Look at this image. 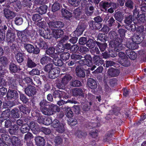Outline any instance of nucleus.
I'll return each mask as SVG.
<instances>
[{"instance_id":"f257e3e1","label":"nucleus","mask_w":146,"mask_h":146,"mask_svg":"<svg viewBox=\"0 0 146 146\" xmlns=\"http://www.w3.org/2000/svg\"><path fill=\"white\" fill-rule=\"evenodd\" d=\"M39 105L40 111L45 115H52L60 111V108L57 106L51 104L45 100H42L40 102Z\"/></svg>"},{"instance_id":"f03ea898","label":"nucleus","mask_w":146,"mask_h":146,"mask_svg":"<svg viewBox=\"0 0 146 146\" xmlns=\"http://www.w3.org/2000/svg\"><path fill=\"white\" fill-rule=\"evenodd\" d=\"M109 36L112 40L110 42L109 45L110 47L114 48L116 51L120 50L122 49L121 43L123 40L117 36V34L114 31H110L109 33Z\"/></svg>"},{"instance_id":"7ed1b4c3","label":"nucleus","mask_w":146,"mask_h":146,"mask_svg":"<svg viewBox=\"0 0 146 146\" xmlns=\"http://www.w3.org/2000/svg\"><path fill=\"white\" fill-rule=\"evenodd\" d=\"M47 24L49 28L53 30L55 29H61L64 26V23L59 21H49Z\"/></svg>"},{"instance_id":"20e7f679","label":"nucleus","mask_w":146,"mask_h":146,"mask_svg":"<svg viewBox=\"0 0 146 146\" xmlns=\"http://www.w3.org/2000/svg\"><path fill=\"white\" fill-rule=\"evenodd\" d=\"M84 91L81 88H76L72 90V94L74 96H80L81 97L82 103H84L86 100V99L84 97Z\"/></svg>"},{"instance_id":"39448f33","label":"nucleus","mask_w":146,"mask_h":146,"mask_svg":"<svg viewBox=\"0 0 146 146\" xmlns=\"http://www.w3.org/2000/svg\"><path fill=\"white\" fill-rule=\"evenodd\" d=\"M86 27V26L85 22L80 21L74 32L77 36H79L83 33Z\"/></svg>"},{"instance_id":"423d86ee","label":"nucleus","mask_w":146,"mask_h":146,"mask_svg":"<svg viewBox=\"0 0 146 146\" xmlns=\"http://www.w3.org/2000/svg\"><path fill=\"white\" fill-rule=\"evenodd\" d=\"M24 91L25 94L29 97H32L35 95L37 92L36 88L31 85L27 87Z\"/></svg>"},{"instance_id":"0eeeda50","label":"nucleus","mask_w":146,"mask_h":146,"mask_svg":"<svg viewBox=\"0 0 146 146\" xmlns=\"http://www.w3.org/2000/svg\"><path fill=\"white\" fill-rule=\"evenodd\" d=\"M10 113V110L9 109L5 110L2 112L0 117V126L1 125L2 123L5 120L9 119Z\"/></svg>"},{"instance_id":"6e6552de","label":"nucleus","mask_w":146,"mask_h":146,"mask_svg":"<svg viewBox=\"0 0 146 146\" xmlns=\"http://www.w3.org/2000/svg\"><path fill=\"white\" fill-rule=\"evenodd\" d=\"M111 1L110 0H103L99 3V6L101 10L106 12L107 9L110 7Z\"/></svg>"},{"instance_id":"1a4fd4ad","label":"nucleus","mask_w":146,"mask_h":146,"mask_svg":"<svg viewBox=\"0 0 146 146\" xmlns=\"http://www.w3.org/2000/svg\"><path fill=\"white\" fill-rule=\"evenodd\" d=\"M87 70L85 69L82 66H77L76 68V74L77 77L80 78H84L86 76L85 71Z\"/></svg>"},{"instance_id":"9d476101","label":"nucleus","mask_w":146,"mask_h":146,"mask_svg":"<svg viewBox=\"0 0 146 146\" xmlns=\"http://www.w3.org/2000/svg\"><path fill=\"white\" fill-rule=\"evenodd\" d=\"M18 94L17 91L14 90H8L6 97L8 100H16L18 98Z\"/></svg>"},{"instance_id":"9b49d317","label":"nucleus","mask_w":146,"mask_h":146,"mask_svg":"<svg viewBox=\"0 0 146 146\" xmlns=\"http://www.w3.org/2000/svg\"><path fill=\"white\" fill-rule=\"evenodd\" d=\"M60 70L59 68H55L48 72V77L50 79H54L58 77L59 75Z\"/></svg>"},{"instance_id":"f8f14e48","label":"nucleus","mask_w":146,"mask_h":146,"mask_svg":"<svg viewBox=\"0 0 146 146\" xmlns=\"http://www.w3.org/2000/svg\"><path fill=\"white\" fill-rule=\"evenodd\" d=\"M33 133L36 135L38 134L40 132L39 127L36 123L33 121H31L29 125Z\"/></svg>"},{"instance_id":"ddd939ff","label":"nucleus","mask_w":146,"mask_h":146,"mask_svg":"<svg viewBox=\"0 0 146 146\" xmlns=\"http://www.w3.org/2000/svg\"><path fill=\"white\" fill-rule=\"evenodd\" d=\"M98 82L95 79L90 78L87 80V86L92 89H95L97 87Z\"/></svg>"},{"instance_id":"4468645a","label":"nucleus","mask_w":146,"mask_h":146,"mask_svg":"<svg viewBox=\"0 0 146 146\" xmlns=\"http://www.w3.org/2000/svg\"><path fill=\"white\" fill-rule=\"evenodd\" d=\"M10 72L11 73H19L21 70L19 66H18L14 63H11L9 65Z\"/></svg>"},{"instance_id":"2eb2a0df","label":"nucleus","mask_w":146,"mask_h":146,"mask_svg":"<svg viewBox=\"0 0 146 146\" xmlns=\"http://www.w3.org/2000/svg\"><path fill=\"white\" fill-rule=\"evenodd\" d=\"M88 24L90 27L93 30H99L102 26L101 23L95 22L93 20L90 21L88 22Z\"/></svg>"},{"instance_id":"dca6fc26","label":"nucleus","mask_w":146,"mask_h":146,"mask_svg":"<svg viewBox=\"0 0 146 146\" xmlns=\"http://www.w3.org/2000/svg\"><path fill=\"white\" fill-rule=\"evenodd\" d=\"M94 10V7L92 4L90 3L88 6H86L84 10L85 13L88 16H91L93 14Z\"/></svg>"},{"instance_id":"f3484780","label":"nucleus","mask_w":146,"mask_h":146,"mask_svg":"<svg viewBox=\"0 0 146 146\" xmlns=\"http://www.w3.org/2000/svg\"><path fill=\"white\" fill-rule=\"evenodd\" d=\"M38 65L37 62L35 61L34 59L28 57L27 59L26 66L28 68H33L36 67Z\"/></svg>"},{"instance_id":"a211bd4d","label":"nucleus","mask_w":146,"mask_h":146,"mask_svg":"<svg viewBox=\"0 0 146 146\" xmlns=\"http://www.w3.org/2000/svg\"><path fill=\"white\" fill-rule=\"evenodd\" d=\"M108 76L110 77H117L119 74L120 70L118 69L112 68L108 70Z\"/></svg>"},{"instance_id":"6ab92c4d","label":"nucleus","mask_w":146,"mask_h":146,"mask_svg":"<svg viewBox=\"0 0 146 146\" xmlns=\"http://www.w3.org/2000/svg\"><path fill=\"white\" fill-rule=\"evenodd\" d=\"M3 11L5 17L7 19H12L15 16V12L8 9L5 8Z\"/></svg>"},{"instance_id":"aec40b11","label":"nucleus","mask_w":146,"mask_h":146,"mask_svg":"<svg viewBox=\"0 0 146 146\" xmlns=\"http://www.w3.org/2000/svg\"><path fill=\"white\" fill-rule=\"evenodd\" d=\"M143 39V37L142 36V34L141 33L139 35L135 34L132 38V41L133 42L137 44L140 43Z\"/></svg>"},{"instance_id":"412c9836","label":"nucleus","mask_w":146,"mask_h":146,"mask_svg":"<svg viewBox=\"0 0 146 146\" xmlns=\"http://www.w3.org/2000/svg\"><path fill=\"white\" fill-rule=\"evenodd\" d=\"M6 36L9 41L11 42H13L15 40V30L12 28L9 31L8 33L6 34Z\"/></svg>"},{"instance_id":"4be33fe9","label":"nucleus","mask_w":146,"mask_h":146,"mask_svg":"<svg viewBox=\"0 0 146 146\" xmlns=\"http://www.w3.org/2000/svg\"><path fill=\"white\" fill-rule=\"evenodd\" d=\"M35 140L36 144L37 146H44L45 144V141L44 137L38 136L35 137Z\"/></svg>"},{"instance_id":"5701e85b","label":"nucleus","mask_w":146,"mask_h":146,"mask_svg":"<svg viewBox=\"0 0 146 146\" xmlns=\"http://www.w3.org/2000/svg\"><path fill=\"white\" fill-rule=\"evenodd\" d=\"M55 48L53 47L48 48L45 51V53L51 57L53 58L58 54L56 53L55 52Z\"/></svg>"},{"instance_id":"b1692460","label":"nucleus","mask_w":146,"mask_h":146,"mask_svg":"<svg viewBox=\"0 0 146 146\" xmlns=\"http://www.w3.org/2000/svg\"><path fill=\"white\" fill-rule=\"evenodd\" d=\"M15 55V57L18 63L21 64L23 62L25 57V54L24 53L20 51Z\"/></svg>"},{"instance_id":"393cba45","label":"nucleus","mask_w":146,"mask_h":146,"mask_svg":"<svg viewBox=\"0 0 146 146\" xmlns=\"http://www.w3.org/2000/svg\"><path fill=\"white\" fill-rule=\"evenodd\" d=\"M124 19V23L126 25L131 24L134 20L133 16L129 13L125 15Z\"/></svg>"},{"instance_id":"a878e982","label":"nucleus","mask_w":146,"mask_h":146,"mask_svg":"<svg viewBox=\"0 0 146 146\" xmlns=\"http://www.w3.org/2000/svg\"><path fill=\"white\" fill-rule=\"evenodd\" d=\"M93 61L94 64L97 66H101L104 63V60L99 56L93 57Z\"/></svg>"},{"instance_id":"bb28decb","label":"nucleus","mask_w":146,"mask_h":146,"mask_svg":"<svg viewBox=\"0 0 146 146\" xmlns=\"http://www.w3.org/2000/svg\"><path fill=\"white\" fill-rule=\"evenodd\" d=\"M18 108L19 110V111L22 112L24 114H27V113H30L31 111V108L27 107L25 105H21L19 106Z\"/></svg>"},{"instance_id":"cd10ccee","label":"nucleus","mask_w":146,"mask_h":146,"mask_svg":"<svg viewBox=\"0 0 146 146\" xmlns=\"http://www.w3.org/2000/svg\"><path fill=\"white\" fill-rule=\"evenodd\" d=\"M114 16L115 20L121 23L124 18V14L123 13L120 11L115 12Z\"/></svg>"},{"instance_id":"c85d7f7f","label":"nucleus","mask_w":146,"mask_h":146,"mask_svg":"<svg viewBox=\"0 0 146 146\" xmlns=\"http://www.w3.org/2000/svg\"><path fill=\"white\" fill-rule=\"evenodd\" d=\"M52 61L56 66H62L64 64L62 60L59 58L58 54L53 58Z\"/></svg>"},{"instance_id":"c756f323","label":"nucleus","mask_w":146,"mask_h":146,"mask_svg":"<svg viewBox=\"0 0 146 146\" xmlns=\"http://www.w3.org/2000/svg\"><path fill=\"white\" fill-rule=\"evenodd\" d=\"M9 87L8 90H13L17 89V85L15 80L12 78H11L8 82Z\"/></svg>"},{"instance_id":"7c9ffc66","label":"nucleus","mask_w":146,"mask_h":146,"mask_svg":"<svg viewBox=\"0 0 146 146\" xmlns=\"http://www.w3.org/2000/svg\"><path fill=\"white\" fill-rule=\"evenodd\" d=\"M8 131L9 133L12 135H15L18 132V130L19 129V127L16 124H14L10 127Z\"/></svg>"},{"instance_id":"2f4dec72","label":"nucleus","mask_w":146,"mask_h":146,"mask_svg":"<svg viewBox=\"0 0 146 146\" xmlns=\"http://www.w3.org/2000/svg\"><path fill=\"white\" fill-rule=\"evenodd\" d=\"M23 47L29 53H33V50L34 48V46L33 45L27 43H24Z\"/></svg>"},{"instance_id":"473e14b6","label":"nucleus","mask_w":146,"mask_h":146,"mask_svg":"<svg viewBox=\"0 0 146 146\" xmlns=\"http://www.w3.org/2000/svg\"><path fill=\"white\" fill-rule=\"evenodd\" d=\"M119 63L122 66L125 67L129 66L130 65V60L127 57L121 59Z\"/></svg>"},{"instance_id":"72a5a7b5","label":"nucleus","mask_w":146,"mask_h":146,"mask_svg":"<svg viewBox=\"0 0 146 146\" xmlns=\"http://www.w3.org/2000/svg\"><path fill=\"white\" fill-rule=\"evenodd\" d=\"M11 115L14 118H18L20 117L19 110L17 108H15L11 111Z\"/></svg>"},{"instance_id":"f704fd0d","label":"nucleus","mask_w":146,"mask_h":146,"mask_svg":"<svg viewBox=\"0 0 146 146\" xmlns=\"http://www.w3.org/2000/svg\"><path fill=\"white\" fill-rule=\"evenodd\" d=\"M12 145L13 146H20L21 142L20 139L18 137L13 136L11 139Z\"/></svg>"},{"instance_id":"c9c22d12","label":"nucleus","mask_w":146,"mask_h":146,"mask_svg":"<svg viewBox=\"0 0 146 146\" xmlns=\"http://www.w3.org/2000/svg\"><path fill=\"white\" fill-rule=\"evenodd\" d=\"M65 125L61 122L56 127H55V130L59 133H63L65 131Z\"/></svg>"},{"instance_id":"e433bc0d","label":"nucleus","mask_w":146,"mask_h":146,"mask_svg":"<svg viewBox=\"0 0 146 146\" xmlns=\"http://www.w3.org/2000/svg\"><path fill=\"white\" fill-rule=\"evenodd\" d=\"M134 5L132 0H126L125 3V6L129 9H133Z\"/></svg>"},{"instance_id":"4c0bfd02","label":"nucleus","mask_w":146,"mask_h":146,"mask_svg":"<svg viewBox=\"0 0 146 146\" xmlns=\"http://www.w3.org/2000/svg\"><path fill=\"white\" fill-rule=\"evenodd\" d=\"M52 59L50 57L44 56L42 57L40 60V63L43 65L47 64L49 62H52Z\"/></svg>"},{"instance_id":"58836bf2","label":"nucleus","mask_w":146,"mask_h":146,"mask_svg":"<svg viewBox=\"0 0 146 146\" xmlns=\"http://www.w3.org/2000/svg\"><path fill=\"white\" fill-rule=\"evenodd\" d=\"M90 62L88 61L85 58L84 59H80L78 61V63L80 65V66H87L88 67H91L92 65Z\"/></svg>"},{"instance_id":"ea45409f","label":"nucleus","mask_w":146,"mask_h":146,"mask_svg":"<svg viewBox=\"0 0 146 146\" xmlns=\"http://www.w3.org/2000/svg\"><path fill=\"white\" fill-rule=\"evenodd\" d=\"M96 42V41L92 39L88 38V39L87 40L86 45L87 47L90 48H93L95 46Z\"/></svg>"},{"instance_id":"a19ab883","label":"nucleus","mask_w":146,"mask_h":146,"mask_svg":"<svg viewBox=\"0 0 146 146\" xmlns=\"http://www.w3.org/2000/svg\"><path fill=\"white\" fill-rule=\"evenodd\" d=\"M60 4L58 1L55 2L52 7V11L55 12L59 11L60 9Z\"/></svg>"},{"instance_id":"79ce46f5","label":"nucleus","mask_w":146,"mask_h":146,"mask_svg":"<svg viewBox=\"0 0 146 146\" xmlns=\"http://www.w3.org/2000/svg\"><path fill=\"white\" fill-rule=\"evenodd\" d=\"M29 130V125L27 124L23 125L20 129L21 132L23 134L28 132Z\"/></svg>"},{"instance_id":"37998d69","label":"nucleus","mask_w":146,"mask_h":146,"mask_svg":"<svg viewBox=\"0 0 146 146\" xmlns=\"http://www.w3.org/2000/svg\"><path fill=\"white\" fill-rule=\"evenodd\" d=\"M64 34V31L61 29L56 30L54 34L53 37L57 39L62 37Z\"/></svg>"},{"instance_id":"c03bdc74","label":"nucleus","mask_w":146,"mask_h":146,"mask_svg":"<svg viewBox=\"0 0 146 146\" xmlns=\"http://www.w3.org/2000/svg\"><path fill=\"white\" fill-rule=\"evenodd\" d=\"M60 56L62 61L65 62L69 59L70 54L68 52H64L60 54Z\"/></svg>"},{"instance_id":"a18cd8bd","label":"nucleus","mask_w":146,"mask_h":146,"mask_svg":"<svg viewBox=\"0 0 146 146\" xmlns=\"http://www.w3.org/2000/svg\"><path fill=\"white\" fill-rule=\"evenodd\" d=\"M96 43L102 52L104 51L107 47V44L106 43H101L99 42L96 41Z\"/></svg>"},{"instance_id":"49530a36","label":"nucleus","mask_w":146,"mask_h":146,"mask_svg":"<svg viewBox=\"0 0 146 146\" xmlns=\"http://www.w3.org/2000/svg\"><path fill=\"white\" fill-rule=\"evenodd\" d=\"M42 19L41 16L39 14H34L32 17V19L33 21L34 22V24L41 21Z\"/></svg>"},{"instance_id":"de8ad7c7","label":"nucleus","mask_w":146,"mask_h":146,"mask_svg":"<svg viewBox=\"0 0 146 146\" xmlns=\"http://www.w3.org/2000/svg\"><path fill=\"white\" fill-rule=\"evenodd\" d=\"M55 68L54 67L53 64L49 63L44 66V70L45 72L48 73Z\"/></svg>"},{"instance_id":"09e8293b","label":"nucleus","mask_w":146,"mask_h":146,"mask_svg":"<svg viewBox=\"0 0 146 146\" xmlns=\"http://www.w3.org/2000/svg\"><path fill=\"white\" fill-rule=\"evenodd\" d=\"M81 13V10L79 8H76L74 10L73 14L74 17L76 20H79L80 19Z\"/></svg>"},{"instance_id":"8fccbe9b","label":"nucleus","mask_w":146,"mask_h":146,"mask_svg":"<svg viewBox=\"0 0 146 146\" xmlns=\"http://www.w3.org/2000/svg\"><path fill=\"white\" fill-rule=\"evenodd\" d=\"M10 48L12 52L15 54L20 52V50L16 44L13 43L10 45Z\"/></svg>"},{"instance_id":"3c124183","label":"nucleus","mask_w":146,"mask_h":146,"mask_svg":"<svg viewBox=\"0 0 146 146\" xmlns=\"http://www.w3.org/2000/svg\"><path fill=\"white\" fill-rule=\"evenodd\" d=\"M106 24L110 27H114L116 25L115 20L113 17H111L106 22Z\"/></svg>"},{"instance_id":"603ef678","label":"nucleus","mask_w":146,"mask_h":146,"mask_svg":"<svg viewBox=\"0 0 146 146\" xmlns=\"http://www.w3.org/2000/svg\"><path fill=\"white\" fill-rule=\"evenodd\" d=\"M66 85L64 83L62 80L61 81H58L57 80L56 83V87L59 89H64Z\"/></svg>"},{"instance_id":"864d4df0","label":"nucleus","mask_w":146,"mask_h":146,"mask_svg":"<svg viewBox=\"0 0 146 146\" xmlns=\"http://www.w3.org/2000/svg\"><path fill=\"white\" fill-rule=\"evenodd\" d=\"M87 133L85 131H78L75 133L76 137L79 138H84L87 135Z\"/></svg>"},{"instance_id":"5fc2aeb1","label":"nucleus","mask_w":146,"mask_h":146,"mask_svg":"<svg viewBox=\"0 0 146 146\" xmlns=\"http://www.w3.org/2000/svg\"><path fill=\"white\" fill-rule=\"evenodd\" d=\"M19 96L20 100L23 104H26L28 102V99L24 94L20 92Z\"/></svg>"},{"instance_id":"6e6d98bb","label":"nucleus","mask_w":146,"mask_h":146,"mask_svg":"<svg viewBox=\"0 0 146 146\" xmlns=\"http://www.w3.org/2000/svg\"><path fill=\"white\" fill-rule=\"evenodd\" d=\"M12 28L9 27L7 25H2L0 29L4 33L6 34H6L8 33L9 31Z\"/></svg>"},{"instance_id":"4d7b16f0","label":"nucleus","mask_w":146,"mask_h":146,"mask_svg":"<svg viewBox=\"0 0 146 146\" xmlns=\"http://www.w3.org/2000/svg\"><path fill=\"white\" fill-rule=\"evenodd\" d=\"M48 9V6L46 5H43L40 6L39 9V13L41 14L46 13Z\"/></svg>"},{"instance_id":"13d9d810","label":"nucleus","mask_w":146,"mask_h":146,"mask_svg":"<svg viewBox=\"0 0 146 146\" xmlns=\"http://www.w3.org/2000/svg\"><path fill=\"white\" fill-rule=\"evenodd\" d=\"M72 78V77L69 74H66L62 78V81L66 85Z\"/></svg>"},{"instance_id":"bf43d9fd","label":"nucleus","mask_w":146,"mask_h":146,"mask_svg":"<svg viewBox=\"0 0 146 146\" xmlns=\"http://www.w3.org/2000/svg\"><path fill=\"white\" fill-rule=\"evenodd\" d=\"M62 91L59 90H55L54 91L53 94V97L54 98H61V94Z\"/></svg>"},{"instance_id":"052dcab7","label":"nucleus","mask_w":146,"mask_h":146,"mask_svg":"<svg viewBox=\"0 0 146 146\" xmlns=\"http://www.w3.org/2000/svg\"><path fill=\"white\" fill-rule=\"evenodd\" d=\"M118 33L119 34V35H117V36L119 37L120 39H121L122 40L124 39V37L125 35V34L126 32V31L124 29H119L118 30Z\"/></svg>"},{"instance_id":"680f3d73","label":"nucleus","mask_w":146,"mask_h":146,"mask_svg":"<svg viewBox=\"0 0 146 146\" xmlns=\"http://www.w3.org/2000/svg\"><path fill=\"white\" fill-rule=\"evenodd\" d=\"M70 57L72 60L76 61V60H80L83 57L81 55L74 53L71 54Z\"/></svg>"},{"instance_id":"e2e57ef3","label":"nucleus","mask_w":146,"mask_h":146,"mask_svg":"<svg viewBox=\"0 0 146 146\" xmlns=\"http://www.w3.org/2000/svg\"><path fill=\"white\" fill-rule=\"evenodd\" d=\"M125 28L130 32H134L136 29V27L135 25L131 24L126 25Z\"/></svg>"},{"instance_id":"0e129e2a","label":"nucleus","mask_w":146,"mask_h":146,"mask_svg":"<svg viewBox=\"0 0 146 146\" xmlns=\"http://www.w3.org/2000/svg\"><path fill=\"white\" fill-rule=\"evenodd\" d=\"M40 74V70L37 68H34L29 72V74L32 76L39 75Z\"/></svg>"},{"instance_id":"69168bd1","label":"nucleus","mask_w":146,"mask_h":146,"mask_svg":"<svg viewBox=\"0 0 146 146\" xmlns=\"http://www.w3.org/2000/svg\"><path fill=\"white\" fill-rule=\"evenodd\" d=\"M66 115L68 118H71L73 116V113L70 108L67 107L66 109Z\"/></svg>"},{"instance_id":"338daca9","label":"nucleus","mask_w":146,"mask_h":146,"mask_svg":"<svg viewBox=\"0 0 146 146\" xmlns=\"http://www.w3.org/2000/svg\"><path fill=\"white\" fill-rule=\"evenodd\" d=\"M63 139L60 136H56L54 139V141L56 144L55 145H58L61 144L62 142Z\"/></svg>"},{"instance_id":"774afa93","label":"nucleus","mask_w":146,"mask_h":146,"mask_svg":"<svg viewBox=\"0 0 146 146\" xmlns=\"http://www.w3.org/2000/svg\"><path fill=\"white\" fill-rule=\"evenodd\" d=\"M90 107L88 104H84L82 107V110L84 113H89L91 111Z\"/></svg>"}]
</instances>
